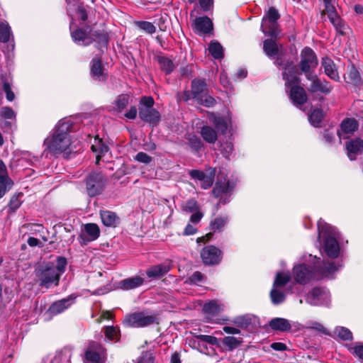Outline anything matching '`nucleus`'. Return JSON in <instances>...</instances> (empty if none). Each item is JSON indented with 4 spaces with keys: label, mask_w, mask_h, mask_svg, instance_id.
I'll return each mask as SVG.
<instances>
[{
    "label": "nucleus",
    "mask_w": 363,
    "mask_h": 363,
    "mask_svg": "<svg viewBox=\"0 0 363 363\" xmlns=\"http://www.w3.org/2000/svg\"><path fill=\"white\" fill-rule=\"evenodd\" d=\"M301 261L302 262L294 265L292 269V277L296 284H291L287 289L288 292L301 293V288L296 284L306 285L313 281L321 279L323 277H330L342 268L341 261L335 263H329V267L320 263V258L312 255H303Z\"/></svg>",
    "instance_id": "1"
},
{
    "label": "nucleus",
    "mask_w": 363,
    "mask_h": 363,
    "mask_svg": "<svg viewBox=\"0 0 363 363\" xmlns=\"http://www.w3.org/2000/svg\"><path fill=\"white\" fill-rule=\"evenodd\" d=\"M318 237V239L321 245V249L327 257L335 261L324 262L320 259L321 264L324 267L326 264L329 267V263L336 264L337 262L341 261L342 267L343 266L342 255L340 245L338 242L339 233L337 229L326 223L322 219H320L317 223Z\"/></svg>",
    "instance_id": "2"
},
{
    "label": "nucleus",
    "mask_w": 363,
    "mask_h": 363,
    "mask_svg": "<svg viewBox=\"0 0 363 363\" xmlns=\"http://www.w3.org/2000/svg\"><path fill=\"white\" fill-rule=\"evenodd\" d=\"M67 130L68 125L63 123L57 128L51 137L45 140L47 149L53 154V156L64 153L74 157L75 154L82 150V145L79 143L74 144V142L72 141Z\"/></svg>",
    "instance_id": "3"
},
{
    "label": "nucleus",
    "mask_w": 363,
    "mask_h": 363,
    "mask_svg": "<svg viewBox=\"0 0 363 363\" xmlns=\"http://www.w3.org/2000/svg\"><path fill=\"white\" fill-rule=\"evenodd\" d=\"M237 178H225L224 182H217L212 190V194L216 198H218L217 208L220 205H225L230 202V199L236 184Z\"/></svg>",
    "instance_id": "4"
},
{
    "label": "nucleus",
    "mask_w": 363,
    "mask_h": 363,
    "mask_svg": "<svg viewBox=\"0 0 363 363\" xmlns=\"http://www.w3.org/2000/svg\"><path fill=\"white\" fill-rule=\"evenodd\" d=\"M154 100L151 96H143L140 101L139 117L143 121L155 126L160 121V113L153 108Z\"/></svg>",
    "instance_id": "5"
},
{
    "label": "nucleus",
    "mask_w": 363,
    "mask_h": 363,
    "mask_svg": "<svg viewBox=\"0 0 363 363\" xmlns=\"http://www.w3.org/2000/svg\"><path fill=\"white\" fill-rule=\"evenodd\" d=\"M291 276L289 273L277 272L270 291V298L274 305H279L286 300V293L281 289L291 281Z\"/></svg>",
    "instance_id": "6"
},
{
    "label": "nucleus",
    "mask_w": 363,
    "mask_h": 363,
    "mask_svg": "<svg viewBox=\"0 0 363 363\" xmlns=\"http://www.w3.org/2000/svg\"><path fill=\"white\" fill-rule=\"evenodd\" d=\"M280 14L274 7H270L262 18L261 29L262 32L269 36L277 37L279 34L277 21Z\"/></svg>",
    "instance_id": "7"
},
{
    "label": "nucleus",
    "mask_w": 363,
    "mask_h": 363,
    "mask_svg": "<svg viewBox=\"0 0 363 363\" xmlns=\"http://www.w3.org/2000/svg\"><path fill=\"white\" fill-rule=\"evenodd\" d=\"M36 275L39 279L40 285L46 288H49L52 284L57 285L60 277L52 263L43 266L37 270Z\"/></svg>",
    "instance_id": "8"
},
{
    "label": "nucleus",
    "mask_w": 363,
    "mask_h": 363,
    "mask_svg": "<svg viewBox=\"0 0 363 363\" xmlns=\"http://www.w3.org/2000/svg\"><path fill=\"white\" fill-rule=\"evenodd\" d=\"M156 321V315L138 312L126 315L123 323L128 327L142 328L152 325Z\"/></svg>",
    "instance_id": "9"
},
{
    "label": "nucleus",
    "mask_w": 363,
    "mask_h": 363,
    "mask_svg": "<svg viewBox=\"0 0 363 363\" xmlns=\"http://www.w3.org/2000/svg\"><path fill=\"white\" fill-rule=\"evenodd\" d=\"M306 301L311 306H328L330 302V294L325 288L314 287L306 295Z\"/></svg>",
    "instance_id": "10"
},
{
    "label": "nucleus",
    "mask_w": 363,
    "mask_h": 363,
    "mask_svg": "<svg viewBox=\"0 0 363 363\" xmlns=\"http://www.w3.org/2000/svg\"><path fill=\"white\" fill-rule=\"evenodd\" d=\"M318 65V59L312 49L305 48L302 50L300 55L299 68L301 72L307 74H311V72L316 68Z\"/></svg>",
    "instance_id": "11"
},
{
    "label": "nucleus",
    "mask_w": 363,
    "mask_h": 363,
    "mask_svg": "<svg viewBox=\"0 0 363 363\" xmlns=\"http://www.w3.org/2000/svg\"><path fill=\"white\" fill-rule=\"evenodd\" d=\"M106 179L101 173L94 172L90 174L86 181V191L90 196L100 194L104 186Z\"/></svg>",
    "instance_id": "12"
},
{
    "label": "nucleus",
    "mask_w": 363,
    "mask_h": 363,
    "mask_svg": "<svg viewBox=\"0 0 363 363\" xmlns=\"http://www.w3.org/2000/svg\"><path fill=\"white\" fill-rule=\"evenodd\" d=\"M192 179L199 182L203 189H209L213 184L216 175V169L209 168L206 171L197 169L191 170L189 173Z\"/></svg>",
    "instance_id": "13"
},
{
    "label": "nucleus",
    "mask_w": 363,
    "mask_h": 363,
    "mask_svg": "<svg viewBox=\"0 0 363 363\" xmlns=\"http://www.w3.org/2000/svg\"><path fill=\"white\" fill-rule=\"evenodd\" d=\"M223 252L213 245L204 247L201 252V257L206 265H216L220 262Z\"/></svg>",
    "instance_id": "14"
},
{
    "label": "nucleus",
    "mask_w": 363,
    "mask_h": 363,
    "mask_svg": "<svg viewBox=\"0 0 363 363\" xmlns=\"http://www.w3.org/2000/svg\"><path fill=\"white\" fill-rule=\"evenodd\" d=\"M100 235V229L96 223H86L84 225L79 235V242L82 245L96 240Z\"/></svg>",
    "instance_id": "15"
},
{
    "label": "nucleus",
    "mask_w": 363,
    "mask_h": 363,
    "mask_svg": "<svg viewBox=\"0 0 363 363\" xmlns=\"http://www.w3.org/2000/svg\"><path fill=\"white\" fill-rule=\"evenodd\" d=\"M306 78L311 82L308 89L309 92H320L324 94H328L333 89L328 82L320 79L316 75L307 74Z\"/></svg>",
    "instance_id": "16"
},
{
    "label": "nucleus",
    "mask_w": 363,
    "mask_h": 363,
    "mask_svg": "<svg viewBox=\"0 0 363 363\" xmlns=\"http://www.w3.org/2000/svg\"><path fill=\"white\" fill-rule=\"evenodd\" d=\"M74 295H70L67 298L57 301L51 304L48 312L52 315H58L69 308L75 300Z\"/></svg>",
    "instance_id": "17"
},
{
    "label": "nucleus",
    "mask_w": 363,
    "mask_h": 363,
    "mask_svg": "<svg viewBox=\"0 0 363 363\" xmlns=\"http://www.w3.org/2000/svg\"><path fill=\"white\" fill-rule=\"evenodd\" d=\"M299 72L295 65L291 66L282 72V78L285 81V86L288 88L298 86L300 82Z\"/></svg>",
    "instance_id": "18"
},
{
    "label": "nucleus",
    "mask_w": 363,
    "mask_h": 363,
    "mask_svg": "<svg viewBox=\"0 0 363 363\" xmlns=\"http://www.w3.org/2000/svg\"><path fill=\"white\" fill-rule=\"evenodd\" d=\"M171 267L172 266L170 262H164L160 264L153 265L147 269L146 275L151 279H155L168 273L170 271Z\"/></svg>",
    "instance_id": "19"
},
{
    "label": "nucleus",
    "mask_w": 363,
    "mask_h": 363,
    "mask_svg": "<svg viewBox=\"0 0 363 363\" xmlns=\"http://www.w3.org/2000/svg\"><path fill=\"white\" fill-rule=\"evenodd\" d=\"M91 149L94 153H95L96 159H101L104 157H107L109 155V148L106 145L101 138L99 136H96L93 138V141L91 142Z\"/></svg>",
    "instance_id": "20"
},
{
    "label": "nucleus",
    "mask_w": 363,
    "mask_h": 363,
    "mask_svg": "<svg viewBox=\"0 0 363 363\" xmlns=\"http://www.w3.org/2000/svg\"><path fill=\"white\" fill-rule=\"evenodd\" d=\"M193 28L199 33H209L213 30V23L207 16L198 17L194 21Z\"/></svg>",
    "instance_id": "21"
},
{
    "label": "nucleus",
    "mask_w": 363,
    "mask_h": 363,
    "mask_svg": "<svg viewBox=\"0 0 363 363\" xmlns=\"http://www.w3.org/2000/svg\"><path fill=\"white\" fill-rule=\"evenodd\" d=\"M349 157L356 156L363 152V140L359 138L350 139L345 143Z\"/></svg>",
    "instance_id": "22"
},
{
    "label": "nucleus",
    "mask_w": 363,
    "mask_h": 363,
    "mask_svg": "<svg viewBox=\"0 0 363 363\" xmlns=\"http://www.w3.org/2000/svg\"><path fill=\"white\" fill-rule=\"evenodd\" d=\"M193 99L198 100L207 91V84L205 79H194L191 82V86Z\"/></svg>",
    "instance_id": "23"
},
{
    "label": "nucleus",
    "mask_w": 363,
    "mask_h": 363,
    "mask_svg": "<svg viewBox=\"0 0 363 363\" xmlns=\"http://www.w3.org/2000/svg\"><path fill=\"white\" fill-rule=\"evenodd\" d=\"M282 49L283 46L281 44L277 43L276 41L272 39H267L264 41V52L270 58L278 55Z\"/></svg>",
    "instance_id": "24"
},
{
    "label": "nucleus",
    "mask_w": 363,
    "mask_h": 363,
    "mask_svg": "<svg viewBox=\"0 0 363 363\" xmlns=\"http://www.w3.org/2000/svg\"><path fill=\"white\" fill-rule=\"evenodd\" d=\"M100 217L103 224L106 227L115 228L120 221L116 213L108 210L101 211Z\"/></svg>",
    "instance_id": "25"
},
{
    "label": "nucleus",
    "mask_w": 363,
    "mask_h": 363,
    "mask_svg": "<svg viewBox=\"0 0 363 363\" xmlns=\"http://www.w3.org/2000/svg\"><path fill=\"white\" fill-rule=\"evenodd\" d=\"M290 89V97L294 104L302 105L306 102L308 98L303 87L296 86Z\"/></svg>",
    "instance_id": "26"
},
{
    "label": "nucleus",
    "mask_w": 363,
    "mask_h": 363,
    "mask_svg": "<svg viewBox=\"0 0 363 363\" xmlns=\"http://www.w3.org/2000/svg\"><path fill=\"white\" fill-rule=\"evenodd\" d=\"M269 325L272 330L281 332H289L291 328L289 320L283 318H272Z\"/></svg>",
    "instance_id": "27"
},
{
    "label": "nucleus",
    "mask_w": 363,
    "mask_h": 363,
    "mask_svg": "<svg viewBox=\"0 0 363 363\" xmlns=\"http://www.w3.org/2000/svg\"><path fill=\"white\" fill-rule=\"evenodd\" d=\"M322 67L324 69L325 74L331 79L337 81L340 79L338 72L335 68L334 62L328 57H324L322 60Z\"/></svg>",
    "instance_id": "28"
},
{
    "label": "nucleus",
    "mask_w": 363,
    "mask_h": 363,
    "mask_svg": "<svg viewBox=\"0 0 363 363\" xmlns=\"http://www.w3.org/2000/svg\"><path fill=\"white\" fill-rule=\"evenodd\" d=\"M156 60L160 66L161 71L164 72L166 74H169L173 72L176 67L175 64L172 59L164 55H157Z\"/></svg>",
    "instance_id": "29"
},
{
    "label": "nucleus",
    "mask_w": 363,
    "mask_h": 363,
    "mask_svg": "<svg viewBox=\"0 0 363 363\" xmlns=\"http://www.w3.org/2000/svg\"><path fill=\"white\" fill-rule=\"evenodd\" d=\"M143 283V278L138 276H135L122 280L120 282V286L121 289L124 290H130L142 286Z\"/></svg>",
    "instance_id": "30"
},
{
    "label": "nucleus",
    "mask_w": 363,
    "mask_h": 363,
    "mask_svg": "<svg viewBox=\"0 0 363 363\" xmlns=\"http://www.w3.org/2000/svg\"><path fill=\"white\" fill-rule=\"evenodd\" d=\"M200 133L203 139L208 143L213 144L217 140L218 135L216 130L209 125L203 126Z\"/></svg>",
    "instance_id": "31"
},
{
    "label": "nucleus",
    "mask_w": 363,
    "mask_h": 363,
    "mask_svg": "<svg viewBox=\"0 0 363 363\" xmlns=\"http://www.w3.org/2000/svg\"><path fill=\"white\" fill-rule=\"evenodd\" d=\"M345 79L347 83L354 85L361 84L363 82L359 71L353 65L349 67Z\"/></svg>",
    "instance_id": "32"
},
{
    "label": "nucleus",
    "mask_w": 363,
    "mask_h": 363,
    "mask_svg": "<svg viewBox=\"0 0 363 363\" xmlns=\"http://www.w3.org/2000/svg\"><path fill=\"white\" fill-rule=\"evenodd\" d=\"M358 126V122L354 118H345L340 124L341 130L346 134H353Z\"/></svg>",
    "instance_id": "33"
},
{
    "label": "nucleus",
    "mask_w": 363,
    "mask_h": 363,
    "mask_svg": "<svg viewBox=\"0 0 363 363\" xmlns=\"http://www.w3.org/2000/svg\"><path fill=\"white\" fill-rule=\"evenodd\" d=\"M73 40L80 45H87L91 43V40L82 29H77L71 32Z\"/></svg>",
    "instance_id": "34"
},
{
    "label": "nucleus",
    "mask_w": 363,
    "mask_h": 363,
    "mask_svg": "<svg viewBox=\"0 0 363 363\" xmlns=\"http://www.w3.org/2000/svg\"><path fill=\"white\" fill-rule=\"evenodd\" d=\"M255 316L251 314H245L243 315H239L234 318L233 323L238 327L242 328H247L255 320Z\"/></svg>",
    "instance_id": "35"
},
{
    "label": "nucleus",
    "mask_w": 363,
    "mask_h": 363,
    "mask_svg": "<svg viewBox=\"0 0 363 363\" xmlns=\"http://www.w3.org/2000/svg\"><path fill=\"white\" fill-rule=\"evenodd\" d=\"M209 119L218 131L223 134L226 132L228 123L223 117L212 113Z\"/></svg>",
    "instance_id": "36"
},
{
    "label": "nucleus",
    "mask_w": 363,
    "mask_h": 363,
    "mask_svg": "<svg viewBox=\"0 0 363 363\" xmlns=\"http://www.w3.org/2000/svg\"><path fill=\"white\" fill-rule=\"evenodd\" d=\"M91 74L96 79L101 80L104 77V69L100 59L94 58L92 60Z\"/></svg>",
    "instance_id": "37"
},
{
    "label": "nucleus",
    "mask_w": 363,
    "mask_h": 363,
    "mask_svg": "<svg viewBox=\"0 0 363 363\" xmlns=\"http://www.w3.org/2000/svg\"><path fill=\"white\" fill-rule=\"evenodd\" d=\"M85 363H104V357L101 353L88 349L84 357Z\"/></svg>",
    "instance_id": "38"
},
{
    "label": "nucleus",
    "mask_w": 363,
    "mask_h": 363,
    "mask_svg": "<svg viewBox=\"0 0 363 363\" xmlns=\"http://www.w3.org/2000/svg\"><path fill=\"white\" fill-rule=\"evenodd\" d=\"M228 222L227 216H218L212 220L210 223V229L213 232H221Z\"/></svg>",
    "instance_id": "39"
},
{
    "label": "nucleus",
    "mask_w": 363,
    "mask_h": 363,
    "mask_svg": "<svg viewBox=\"0 0 363 363\" xmlns=\"http://www.w3.org/2000/svg\"><path fill=\"white\" fill-rule=\"evenodd\" d=\"M221 344L225 347V350L232 351L236 349L241 343L236 337L233 336H226L220 340Z\"/></svg>",
    "instance_id": "40"
},
{
    "label": "nucleus",
    "mask_w": 363,
    "mask_h": 363,
    "mask_svg": "<svg viewBox=\"0 0 363 363\" xmlns=\"http://www.w3.org/2000/svg\"><path fill=\"white\" fill-rule=\"evenodd\" d=\"M13 185V182L9 177L8 174L0 177V199L12 188Z\"/></svg>",
    "instance_id": "41"
},
{
    "label": "nucleus",
    "mask_w": 363,
    "mask_h": 363,
    "mask_svg": "<svg viewBox=\"0 0 363 363\" xmlns=\"http://www.w3.org/2000/svg\"><path fill=\"white\" fill-rule=\"evenodd\" d=\"M106 339L110 341H118L120 337V330L118 327L106 326L104 328Z\"/></svg>",
    "instance_id": "42"
},
{
    "label": "nucleus",
    "mask_w": 363,
    "mask_h": 363,
    "mask_svg": "<svg viewBox=\"0 0 363 363\" xmlns=\"http://www.w3.org/2000/svg\"><path fill=\"white\" fill-rule=\"evenodd\" d=\"M12 36L11 27L7 23H0V42L7 43Z\"/></svg>",
    "instance_id": "43"
},
{
    "label": "nucleus",
    "mask_w": 363,
    "mask_h": 363,
    "mask_svg": "<svg viewBox=\"0 0 363 363\" xmlns=\"http://www.w3.org/2000/svg\"><path fill=\"white\" fill-rule=\"evenodd\" d=\"M277 56V57L274 61V65H276L279 69H283L284 71L294 65L291 60L286 59L284 57L282 50Z\"/></svg>",
    "instance_id": "44"
},
{
    "label": "nucleus",
    "mask_w": 363,
    "mask_h": 363,
    "mask_svg": "<svg viewBox=\"0 0 363 363\" xmlns=\"http://www.w3.org/2000/svg\"><path fill=\"white\" fill-rule=\"evenodd\" d=\"M221 310V306L216 301H211L206 303L203 306V312L210 315H216Z\"/></svg>",
    "instance_id": "45"
},
{
    "label": "nucleus",
    "mask_w": 363,
    "mask_h": 363,
    "mask_svg": "<svg viewBox=\"0 0 363 363\" xmlns=\"http://www.w3.org/2000/svg\"><path fill=\"white\" fill-rule=\"evenodd\" d=\"M334 333L342 340H352L353 339L352 332L347 328L337 326Z\"/></svg>",
    "instance_id": "46"
},
{
    "label": "nucleus",
    "mask_w": 363,
    "mask_h": 363,
    "mask_svg": "<svg viewBox=\"0 0 363 363\" xmlns=\"http://www.w3.org/2000/svg\"><path fill=\"white\" fill-rule=\"evenodd\" d=\"M209 52L215 59H221L223 57V51L221 45L217 42L211 43L208 48Z\"/></svg>",
    "instance_id": "47"
},
{
    "label": "nucleus",
    "mask_w": 363,
    "mask_h": 363,
    "mask_svg": "<svg viewBox=\"0 0 363 363\" xmlns=\"http://www.w3.org/2000/svg\"><path fill=\"white\" fill-rule=\"evenodd\" d=\"M330 21L333 25V26L335 28L336 30L340 34V35H345V28L346 26L342 22L340 17L337 15L335 16H333L329 18Z\"/></svg>",
    "instance_id": "48"
},
{
    "label": "nucleus",
    "mask_w": 363,
    "mask_h": 363,
    "mask_svg": "<svg viewBox=\"0 0 363 363\" xmlns=\"http://www.w3.org/2000/svg\"><path fill=\"white\" fill-rule=\"evenodd\" d=\"M348 350L352 354L363 360V343L357 342L348 345Z\"/></svg>",
    "instance_id": "49"
},
{
    "label": "nucleus",
    "mask_w": 363,
    "mask_h": 363,
    "mask_svg": "<svg viewBox=\"0 0 363 363\" xmlns=\"http://www.w3.org/2000/svg\"><path fill=\"white\" fill-rule=\"evenodd\" d=\"M2 88L6 93V99L9 101H13L15 99V94L11 89V83L6 79L2 77L1 79Z\"/></svg>",
    "instance_id": "50"
},
{
    "label": "nucleus",
    "mask_w": 363,
    "mask_h": 363,
    "mask_svg": "<svg viewBox=\"0 0 363 363\" xmlns=\"http://www.w3.org/2000/svg\"><path fill=\"white\" fill-rule=\"evenodd\" d=\"M310 122L314 126H318L323 118V112L321 109H315L308 117Z\"/></svg>",
    "instance_id": "51"
},
{
    "label": "nucleus",
    "mask_w": 363,
    "mask_h": 363,
    "mask_svg": "<svg viewBox=\"0 0 363 363\" xmlns=\"http://www.w3.org/2000/svg\"><path fill=\"white\" fill-rule=\"evenodd\" d=\"M91 40V42L96 41L99 43H101L106 45L108 43V35L105 32L101 31H94L91 34V37H89Z\"/></svg>",
    "instance_id": "52"
},
{
    "label": "nucleus",
    "mask_w": 363,
    "mask_h": 363,
    "mask_svg": "<svg viewBox=\"0 0 363 363\" xmlns=\"http://www.w3.org/2000/svg\"><path fill=\"white\" fill-rule=\"evenodd\" d=\"M23 196L22 193L14 194L10 199L9 203V208L13 212L16 211L21 205L22 201L21 197Z\"/></svg>",
    "instance_id": "53"
},
{
    "label": "nucleus",
    "mask_w": 363,
    "mask_h": 363,
    "mask_svg": "<svg viewBox=\"0 0 363 363\" xmlns=\"http://www.w3.org/2000/svg\"><path fill=\"white\" fill-rule=\"evenodd\" d=\"M71 354L69 351H65L57 354L51 363H71Z\"/></svg>",
    "instance_id": "54"
},
{
    "label": "nucleus",
    "mask_w": 363,
    "mask_h": 363,
    "mask_svg": "<svg viewBox=\"0 0 363 363\" xmlns=\"http://www.w3.org/2000/svg\"><path fill=\"white\" fill-rule=\"evenodd\" d=\"M136 26L141 30H144L148 34H152L156 31V27L151 22L148 21H137Z\"/></svg>",
    "instance_id": "55"
},
{
    "label": "nucleus",
    "mask_w": 363,
    "mask_h": 363,
    "mask_svg": "<svg viewBox=\"0 0 363 363\" xmlns=\"http://www.w3.org/2000/svg\"><path fill=\"white\" fill-rule=\"evenodd\" d=\"M195 337L197 340H201V342H202L201 344L200 342H198V345H199V346H201V345H203V343H208L212 345H218V339L216 337L212 336V335H196ZM203 346L205 348L206 347L204 345H203Z\"/></svg>",
    "instance_id": "56"
},
{
    "label": "nucleus",
    "mask_w": 363,
    "mask_h": 363,
    "mask_svg": "<svg viewBox=\"0 0 363 363\" xmlns=\"http://www.w3.org/2000/svg\"><path fill=\"white\" fill-rule=\"evenodd\" d=\"M196 101L199 104L208 108L213 107L216 104V101L213 96L206 94Z\"/></svg>",
    "instance_id": "57"
},
{
    "label": "nucleus",
    "mask_w": 363,
    "mask_h": 363,
    "mask_svg": "<svg viewBox=\"0 0 363 363\" xmlns=\"http://www.w3.org/2000/svg\"><path fill=\"white\" fill-rule=\"evenodd\" d=\"M182 209L188 213H194L199 210V205L195 199H189L183 205Z\"/></svg>",
    "instance_id": "58"
},
{
    "label": "nucleus",
    "mask_w": 363,
    "mask_h": 363,
    "mask_svg": "<svg viewBox=\"0 0 363 363\" xmlns=\"http://www.w3.org/2000/svg\"><path fill=\"white\" fill-rule=\"evenodd\" d=\"M0 115L5 119H14L16 118V113L14 111L9 107L4 106L0 109Z\"/></svg>",
    "instance_id": "59"
},
{
    "label": "nucleus",
    "mask_w": 363,
    "mask_h": 363,
    "mask_svg": "<svg viewBox=\"0 0 363 363\" xmlns=\"http://www.w3.org/2000/svg\"><path fill=\"white\" fill-rule=\"evenodd\" d=\"M116 108L118 111L123 110L128 104V98L125 95H121L116 101Z\"/></svg>",
    "instance_id": "60"
},
{
    "label": "nucleus",
    "mask_w": 363,
    "mask_h": 363,
    "mask_svg": "<svg viewBox=\"0 0 363 363\" xmlns=\"http://www.w3.org/2000/svg\"><path fill=\"white\" fill-rule=\"evenodd\" d=\"M67 265V259L63 257H58L57 258V263L55 265V268L57 269V272H59L60 277L62 273H64L65 270V267Z\"/></svg>",
    "instance_id": "61"
},
{
    "label": "nucleus",
    "mask_w": 363,
    "mask_h": 363,
    "mask_svg": "<svg viewBox=\"0 0 363 363\" xmlns=\"http://www.w3.org/2000/svg\"><path fill=\"white\" fill-rule=\"evenodd\" d=\"M220 151L221 152L223 157L225 159L229 158L233 151V146L232 143H227L225 145H221Z\"/></svg>",
    "instance_id": "62"
},
{
    "label": "nucleus",
    "mask_w": 363,
    "mask_h": 363,
    "mask_svg": "<svg viewBox=\"0 0 363 363\" xmlns=\"http://www.w3.org/2000/svg\"><path fill=\"white\" fill-rule=\"evenodd\" d=\"M325 4V11L323 13H326L328 16V18L335 16L337 15V11L335 10V6L331 4V1H329L328 3H324Z\"/></svg>",
    "instance_id": "63"
},
{
    "label": "nucleus",
    "mask_w": 363,
    "mask_h": 363,
    "mask_svg": "<svg viewBox=\"0 0 363 363\" xmlns=\"http://www.w3.org/2000/svg\"><path fill=\"white\" fill-rule=\"evenodd\" d=\"M189 140L191 147L196 150L201 149L203 145L202 142L197 136L193 135L189 138Z\"/></svg>",
    "instance_id": "64"
}]
</instances>
